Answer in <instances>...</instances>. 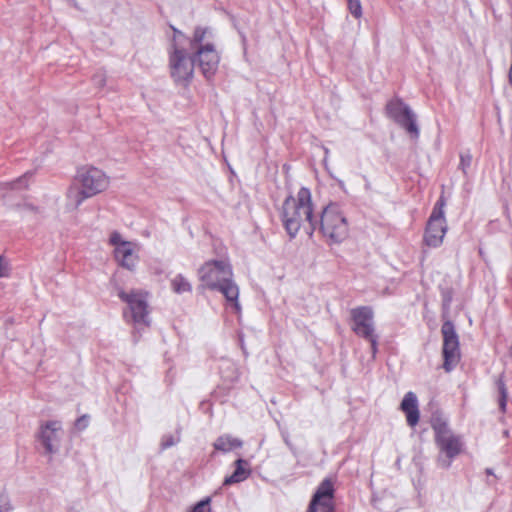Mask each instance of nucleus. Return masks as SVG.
<instances>
[{
    "label": "nucleus",
    "mask_w": 512,
    "mask_h": 512,
    "mask_svg": "<svg viewBox=\"0 0 512 512\" xmlns=\"http://www.w3.org/2000/svg\"><path fill=\"white\" fill-rule=\"evenodd\" d=\"M118 297L127 305L123 312V317L127 322L149 326V293L141 289H131L125 291L120 289Z\"/></svg>",
    "instance_id": "nucleus-4"
},
{
    "label": "nucleus",
    "mask_w": 512,
    "mask_h": 512,
    "mask_svg": "<svg viewBox=\"0 0 512 512\" xmlns=\"http://www.w3.org/2000/svg\"><path fill=\"white\" fill-rule=\"evenodd\" d=\"M445 205L444 197L440 196L427 221L423 242L429 247L436 248L443 243L448 228L444 214Z\"/></svg>",
    "instance_id": "nucleus-6"
},
{
    "label": "nucleus",
    "mask_w": 512,
    "mask_h": 512,
    "mask_svg": "<svg viewBox=\"0 0 512 512\" xmlns=\"http://www.w3.org/2000/svg\"><path fill=\"white\" fill-rule=\"evenodd\" d=\"M0 510H1V512H3V507H2V505H0Z\"/></svg>",
    "instance_id": "nucleus-30"
},
{
    "label": "nucleus",
    "mask_w": 512,
    "mask_h": 512,
    "mask_svg": "<svg viewBox=\"0 0 512 512\" xmlns=\"http://www.w3.org/2000/svg\"><path fill=\"white\" fill-rule=\"evenodd\" d=\"M171 289L173 292L177 294L183 293H191L192 292V284L190 281L182 274L175 275L170 280Z\"/></svg>",
    "instance_id": "nucleus-20"
},
{
    "label": "nucleus",
    "mask_w": 512,
    "mask_h": 512,
    "mask_svg": "<svg viewBox=\"0 0 512 512\" xmlns=\"http://www.w3.org/2000/svg\"><path fill=\"white\" fill-rule=\"evenodd\" d=\"M320 231L330 243H341L348 237V222L337 204L330 203L323 209Z\"/></svg>",
    "instance_id": "nucleus-3"
},
{
    "label": "nucleus",
    "mask_w": 512,
    "mask_h": 512,
    "mask_svg": "<svg viewBox=\"0 0 512 512\" xmlns=\"http://www.w3.org/2000/svg\"><path fill=\"white\" fill-rule=\"evenodd\" d=\"M195 57H190L184 48L172 44L169 50L170 75L176 84L188 86L194 76Z\"/></svg>",
    "instance_id": "nucleus-5"
},
{
    "label": "nucleus",
    "mask_w": 512,
    "mask_h": 512,
    "mask_svg": "<svg viewBox=\"0 0 512 512\" xmlns=\"http://www.w3.org/2000/svg\"><path fill=\"white\" fill-rule=\"evenodd\" d=\"M181 34L178 30L174 29V41L176 40V36Z\"/></svg>",
    "instance_id": "nucleus-29"
},
{
    "label": "nucleus",
    "mask_w": 512,
    "mask_h": 512,
    "mask_svg": "<svg viewBox=\"0 0 512 512\" xmlns=\"http://www.w3.org/2000/svg\"><path fill=\"white\" fill-rule=\"evenodd\" d=\"M61 424L58 421L47 422L41 427L39 438L48 453H52L55 444L59 442Z\"/></svg>",
    "instance_id": "nucleus-16"
},
{
    "label": "nucleus",
    "mask_w": 512,
    "mask_h": 512,
    "mask_svg": "<svg viewBox=\"0 0 512 512\" xmlns=\"http://www.w3.org/2000/svg\"><path fill=\"white\" fill-rule=\"evenodd\" d=\"M9 275V265L4 257L0 256V278L7 277Z\"/></svg>",
    "instance_id": "nucleus-27"
},
{
    "label": "nucleus",
    "mask_w": 512,
    "mask_h": 512,
    "mask_svg": "<svg viewBox=\"0 0 512 512\" xmlns=\"http://www.w3.org/2000/svg\"><path fill=\"white\" fill-rule=\"evenodd\" d=\"M32 175H33V174H32V173H30V172L25 173L23 176H21L20 178H18V179L13 183V186H14V187H19V186H22V185H23V187H24V188H27V186H28V184H27V183H28V180H29V179H31Z\"/></svg>",
    "instance_id": "nucleus-25"
},
{
    "label": "nucleus",
    "mask_w": 512,
    "mask_h": 512,
    "mask_svg": "<svg viewBox=\"0 0 512 512\" xmlns=\"http://www.w3.org/2000/svg\"><path fill=\"white\" fill-rule=\"evenodd\" d=\"M216 290L220 291L226 300L231 303L236 313H240L241 308L238 302L239 288L232 281V278H225V281Z\"/></svg>",
    "instance_id": "nucleus-17"
},
{
    "label": "nucleus",
    "mask_w": 512,
    "mask_h": 512,
    "mask_svg": "<svg viewBox=\"0 0 512 512\" xmlns=\"http://www.w3.org/2000/svg\"><path fill=\"white\" fill-rule=\"evenodd\" d=\"M195 62L205 78H212L220 64V54L213 43H206L195 50Z\"/></svg>",
    "instance_id": "nucleus-12"
},
{
    "label": "nucleus",
    "mask_w": 512,
    "mask_h": 512,
    "mask_svg": "<svg viewBox=\"0 0 512 512\" xmlns=\"http://www.w3.org/2000/svg\"><path fill=\"white\" fill-rule=\"evenodd\" d=\"M433 429L437 447L449 459H453L463 452L464 444L461 437L454 434L445 423L436 425Z\"/></svg>",
    "instance_id": "nucleus-10"
},
{
    "label": "nucleus",
    "mask_w": 512,
    "mask_h": 512,
    "mask_svg": "<svg viewBox=\"0 0 512 512\" xmlns=\"http://www.w3.org/2000/svg\"><path fill=\"white\" fill-rule=\"evenodd\" d=\"M499 391H500V399H499V406L501 412L506 411V405H507V389L505 387L504 383H500L499 385Z\"/></svg>",
    "instance_id": "nucleus-24"
},
{
    "label": "nucleus",
    "mask_w": 512,
    "mask_h": 512,
    "mask_svg": "<svg viewBox=\"0 0 512 512\" xmlns=\"http://www.w3.org/2000/svg\"><path fill=\"white\" fill-rule=\"evenodd\" d=\"M210 501L209 497L199 501L189 512H211Z\"/></svg>",
    "instance_id": "nucleus-23"
},
{
    "label": "nucleus",
    "mask_w": 512,
    "mask_h": 512,
    "mask_svg": "<svg viewBox=\"0 0 512 512\" xmlns=\"http://www.w3.org/2000/svg\"><path fill=\"white\" fill-rule=\"evenodd\" d=\"M353 321L352 330L360 337H371L375 333L373 310L368 306H360L350 311Z\"/></svg>",
    "instance_id": "nucleus-14"
},
{
    "label": "nucleus",
    "mask_w": 512,
    "mask_h": 512,
    "mask_svg": "<svg viewBox=\"0 0 512 512\" xmlns=\"http://www.w3.org/2000/svg\"><path fill=\"white\" fill-rule=\"evenodd\" d=\"M387 114L399 123L409 134L418 135V128L411 110L399 99L391 100L386 105Z\"/></svg>",
    "instance_id": "nucleus-13"
},
{
    "label": "nucleus",
    "mask_w": 512,
    "mask_h": 512,
    "mask_svg": "<svg viewBox=\"0 0 512 512\" xmlns=\"http://www.w3.org/2000/svg\"><path fill=\"white\" fill-rule=\"evenodd\" d=\"M198 274L203 286L210 290H216L225 278L233 277L232 267L226 260L207 261L200 267Z\"/></svg>",
    "instance_id": "nucleus-7"
},
{
    "label": "nucleus",
    "mask_w": 512,
    "mask_h": 512,
    "mask_svg": "<svg viewBox=\"0 0 512 512\" xmlns=\"http://www.w3.org/2000/svg\"><path fill=\"white\" fill-rule=\"evenodd\" d=\"M347 6L350 13L359 19L362 17V6L360 0H347Z\"/></svg>",
    "instance_id": "nucleus-22"
},
{
    "label": "nucleus",
    "mask_w": 512,
    "mask_h": 512,
    "mask_svg": "<svg viewBox=\"0 0 512 512\" xmlns=\"http://www.w3.org/2000/svg\"><path fill=\"white\" fill-rule=\"evenodd\" d=\"M472 157L469 154H462L460 156V167L464 173L471 164Z\"/></svg>",
    "instance_id": "nucleus-26"
},
{
    "label": "nucleus",
    "mask_w": 512,
    "mask_h": 512,
    "mask_svg": "<svg viewBox=\"0 0 512 512\" xmlns=\"http://www.w3.org/2000/svg\"><path fill=\"white\" fill-rule=\"evenodd\" d=\"M208 34V30L206 28L198 27L195 29L193 33V37L190 41L191 47L197 49L201 45H205L204 43L206 36Z\"/></svg>",
    "instance_id": "nucleus-21"
},
{
    "label": "nucleus",
    "mask_w": 512,
    "mask_h": 512,
    "mask_svg": "<svg viewBox=\"0 0 512 512\" xmlns=\"http://www.w3.org/2000/svg\"><path fill=\"white\" fill-rule=\"evenodd\" d=\"M443 336V368L450 372L460 361L459 338L451 321H445L441 327Z\"/></svg>",
    "instance_id": "nucleus-9"
},
{
    "label": "nucleus",
    "mask_w": 512,
    "mask_h": 512,
    "mask_svg": "<svg viewBox=\"0 0 512 512\" xmlns=\"http://www.w3.org/2000/svg\"><path fill=\"white\" fill-rule=\"evenodd\" d=\"M242 446V441L231 435H222L214 442V448L223 452H230Z\"/></svg>",
    "instance_id": "nucleus-19"
},
{
    "label": "nucleus",
    "mask_w": 512,
    "mask_h": 512,
    "mask_svg": "<svg viewBox=\"0 0 512 512\" xmlns=\"http://www.w3.org/2000/svg\"><path fill=\"white\" fill-rule=\"evenodd\" d=\"M364 339H366L367 341L370 342L372 354H373V356H375V354L377 353V336H376V334L373 333L371 337H365Z\"/></svg>",
    "instance_id": "nucleus-28"
},
{
    "label": "nucleus",
    "mask_w": 512,
    "mask_h": 512,
    "mask_svg": "<svg viewBox=\"0 0 512 512\" xmlns=\"http://www.w3.org/2000/svg\"><path fill=\"white\" fill-rule=\"evenodd\" d=\"M250 475V469L248 468V463L243 459H238L235 462V470L229 477H226L224 480L225 485H230L234 483H239L244 481Z\"/></svg>",
    "instance_id": "nucleus-18"
},
{
    "label": "nucleus",
    "mask_w": 512,
    "mask_h": 512,
    "mask_svg": "<svg viewBox=\"0 0 512 512\" xmlns=\"http://www.w3.org/2000/svg\"><path fill=\"white\" fill-rule=\"evenodd\" d=\"M110 184L109 177L99 168L89 166L78 170L73 184L67 192L69 204L79 207L84 200L105 191Z\"/></svg>",
    "instance_id": "nucleus-2"
},
{
    "label": "nucleus",
    "mask_w": 512,
    "mask_h": 512,
    "mask_svg": "<svg viewBox=\"0 0 512 512\" xmlns=\"http://www.w3.org/2000/svg\"><path fill=\"white\" fill-rule=\"evenodd\" d=\"M401 411L406 416L408 426L415 427L420 420V412L418 407V400L413 392H407L400 404Z\"/></svg>",
    "instance_id": "nucleus-15"
},
{
    "label": "nucleus",
    "mask_w": 512,
    "mask_h": 512,
    "mask_svg": "<svg viewBox=\"0 0 512 512\" xmlns=\"http://www.w3.org/2000/svg\"><path fill=\"white\" fill-rule=\"evenodd\" d=\"M313 212L311 191L306 187H301L295 195H290L284 200L280 218L291 237H294L301 228L312 235L316 229Z\"/></svg>",
    "instance_id": "nucleus-1"
},
{
    "label": "nucleus",
    "mask_w": 512,
    "mask_h": 512,
    "mask_svg": "<svg viewBox=\"0 0 512 512\" xmlns=\"http://www.w3.org/2000/svg\"><path fill=\"white\" fill-rule=\"evenodd\" d=\"M109 243L114 246V257L117 263L123 268L133 270L139 261L138 244L124 240L116 231L111 233Z\"/></svg>",
    "instance_id": "nucleus-8"
},
{
    "label": "nucleus",
    "mask_w": 512,
    "mask_h": 512,
    "mask_svg": "<svg viewBox=\"0 0 512 512\" xmlns=\"http://www.w3.org/2000/svg\"><path fill=\"white\" fill-rule=\"evenodd\" d=\"M335 488L331 478H325L313 495L307 512H335Z\"/></svg>",
    "instance_id": "nucleus-11"
}]
</instances>
